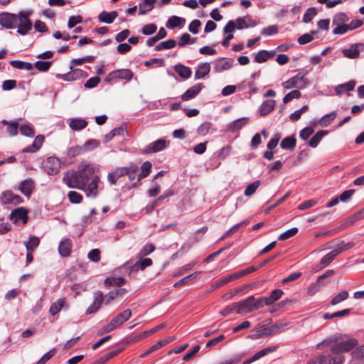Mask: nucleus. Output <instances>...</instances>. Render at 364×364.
Wrapping results in <instances>:
<instances>
[{
	"instance_id": "51",
	"label": "nucleus",
	"mask_w": 364,
	"mask_h": 364,
	"mask_svg": "<svg viewBox=\"0 0 364 364\" xmlns=\"http://www.w3.org/2000/svg\"><path fill=\"white\" fill-rule=\"evenodd\" d=\"M259 185H260L259 181H255L253 183L249 184L246 187V188L244 191L245 196H246L247 197L252 196L256 192V191L258 188V187L259 186Z\"/></svg>"
},
{
	"instance_id": "27",
	"label": "nucleus",
	"mask_w": 364,
	"mask_h": 364,
	"mask_svg": "<svg viewBox=\"0 0 364 364\" xmlns=\"http://www.w3.org/2000/svg\"><path fill=\"white\" fill-rule=\"evenodd\" d=\"M132 316V311L129 309H125L122 313L114 316L112 321L117 327L122 326L124 322L128 321Z\"/></svg>"
},
{
	"instance_id": "6",
	"label": "nucleus",
	"mask_w": 364,
	"mask_h": 364,
	"mask_svg": "<svg viewBox=\"0 0 364 364\" xmlns=\"http://www.w3.org/2000/svg\"><path fill=\"white\" fill-rule=\"evenodd\" d=\"M364 51V43H357L351 44L349 48L342 50V54L345 58L355 59L359 58L360 53Z\"/></svg>"
},
{
	"instance_id": "36",
	"label": "nucleus",
	"mask_w": 364,
	"mask_h": 364,
	"mask_svg": "<svg viewBox=\"0 0 364 364\" xmlns=\"http://www.w3.org/2000/svg\"><path fill=\"white\" fill-rule=\"evenodd\" d=\"M174 70L183 79L189 78L192 74L191 69L189 67H186L181 64L176 65L174 66Z\"/></svg>"
},
{
	"instance_id": "19",
	"label": "nucleus",
	"mask_w": 364,
	"mask_h": 364,
	"mask_svg": "<svg viewBox=\"0 0 364 364\" xmlns=\"http://www.w3.org/2000/svg\"><path fill=\"white\" fill-rule=\"evenodd\" d=\"M87 74L85 71L80 68L72 70L70 72L63 75V79L65 81H74L80 80V78L85 77Z\"/></svg>"
},
{
	"instance_id": "47",
	"label": "nucleus",
	"mask_w": 364,
	"mask_h": 364,
	"mask_svg": "<svg viewBox=\"0 0 364 364\" xmlns=\"http://www.w3.org/2000/svg\"><path fill=\"white\" fill-rule=\"evenodd\" d=\"M176 41L174 39H168L167 41H163V42L160 43L159 44H158L156 46L155 49L157 51L164 50V49L168 50V49L174 48L176 46Z\"/></svg>"
},
{
	"instance_id": "57",
	"label": "nucleus",
	"mask_w": 364,
	"mask_h": 364,
	"mask_svg": "<svg viewBox=\"0 0 364 364\" xmlns=\"http://www.w3.org/2000/svg\"><path fill=\"white\" fill-rule=\"evenodd\" d=\"M236 279H237V275H235V274L233 273L230 275L220 278L219 280L217 281V282L215 284V287H221L224 284H228L233 280H236Z\"/></svg>"
},
{
	"instance_id": "38",
	"label": "nucleus",
	"mask_w": 364,
	"mask_h": 364,
	"mask_svg": "<svg viewBox=\"0 0 364 364\" xmlns=\"http://www.w3.org/2000/svg\"><path fill=\"white\" fill-rule=\"evenodd\" d=\"M123 169L124 176H127L130 181H134L136 179V172L139 169L137 165L131 164L129 166H124Z\"/></svg>"
},
{
	"instance_id": "13",
	"label": "nucleus",
	"mask_w": 364,
	"mask_h": 364,
	"mask_svg": "<svg viewBox=\"0 0 364 364\" xmlns=\"http://www.w3.org/2000/svg\"><path fill=\"white\" fill-rule=\"evenodd\" d=\"M204 87V85L202 83H198L194 85L189 89H188L182 95L181 100L183 101H188L195 98Z\"/></svg>"
},
{
	"instance_id": "1",
	"label": "nucleus",
	"mask_w": 364,
	"mask_h": 364,
	"mask_svg": "<svg viewBox=\"0 0 364 364\" xmlns=\"http://www.w3.org/2000/svg\"><path fill=\"white\" fill-rule=\"evenodd\" d=\"M95 168L90 164H80L77 170L68 173L63 177V181L72 188H79L83 187L87 183L95 174Z\"/></svg>"
},
{
	"instance_id": "49",
	"label": "nucleus",
	"mask_w": 364,
	"mask_h": 364,
	"mask_svg": "<svg viewBox=\"0 0 364 364\" xmlns=\"http://www.w3.org/2000/svg\"><path fill=\"white\" fill-rule=\"evenodd\" d=\"M349 21V18L346 13L340 12L336 14L333 18V24H346L345 23Z\"/></svg>"
},
{
	"instance_id": "31",
	"label": "nucleus",
	"mask_w": 364,
	"mask_h": 364,
	"mask_svg": "<svg viewBox=\"0 0 364 364\" xmlns=\"http://www.w3.org/2000/svg\"><path fill=\"white\" fill-rule=\"evenodd\" d=\"M156 0H143L139 4V14L144 15L154 8Z\"/></svg>"
},
{
	"instance_id": "17",
	"label": "nucleus",
	"mask_w": 364,
	"mask_h": 364,
	"mask_svg": "<svg viewBox=\"0 0 364 364\" xmlns=\"http://www.w3.org/2000/svg\"><path fill=\"white\" fill-rule=\"evenodd\" d=\"M166 146V141L164 139H159L149 144L144 149L145 154L156 153L164 150Z\"/></svg>"
},
{
	"instance_id": "18",
	"label": "nucleus",
	"mask_w": 364,
	"mask_h": 364,
	"mask_svg": "<svg viewBox=\"0 0 364 364\" xmlns=\"http://www.w3.org/2000/svg\"><path fill=\"white\" fill-rule=\"evenodd\" d=\"M35 188L34 182L31 178H27L19 184V191L26 197L29 198Z\"/></svg>"
},
{
	"instance_id": "14",
	"label": "nucleus",
	"mask_w": 364,
	"mask_h": 364,
	"mask_svg": "<svg viewBox=\"0 0 364 364\" xmlns=\"http://www.w3.org/2000/svg\"><path fill=\"white\" fill-rule=\"evenodd\" d=\"M1 200L5 204L18 205L23 202V199L18 195L13 193L11 191H7L2 193Z\"/></svg>"
},
{
	"instance_id": "50",
	"label": "nucleus",
	"mask_w": 364,
	"mask_h": 364,
	"mask_svg": "<svg viewBox=\"0 0 364 364\" xmlns=\"http://www.w3.org/2000/svg\"><path fill=\"white\" fill-rule=\"evenodd\" d=\"M348 292L347 291H342L337 295H336L331 301V304L335 306L348 298Z\"/></svg>"
},
{
	"instance_id": "26",
	"label": "nucleus",
	"mask_w": 364,
	"mask_h": 364,
	"mask_svg": "<svg viewBox=\"0 0 364 364\" xmlns=\"http://www.w3.org/2000/svg\"><path fill=\"white\" fill-rule=\"evenodd\" d=\"M126 292H127V290L124 288H117L112 291H110L105 295V296L104 298L105 304L107 305V304H110V302L112 300H114L119 296H123Z\"/></svg>"
},
{
	"instance_id": "5",
	"label": "nucleus",
	"mask_w": 364,
	"mask_h": 364,
	"mask_svg": "<svg viewBox=\"0 0 364 364\" xmlns=\"http://www.w3.org/2000/svg\"><path fill=\"white\" fill-rule=\"evenodd\" d=\"M100 183V178L99 176H95L86 185L78 189L83 191L87 197L95 198L98 196Z\"/></svg>"
},
{
	"instance_id": "40",
	"label": "nucleus",
	"mask_w": 364,
	"mask_h": 364,
	"mask_svg": "<svg viewBox=\"0 0 364 364\" xmlns=\"http://www.w3.org/2000/svg\"><path fill=\"white\" fill-rule=\"evenodd\" d=\"M9 63L12 67L20 70H31L33 68L32 63L21 60H11Z\"/></svg>"
},
{
	"instance_id": "43",
	"label": "nucleus",
	"mask_w": 364,
	"mask_h": 364,
	"mask_svg": "<svg viewBox=\"0 0 364 364\" xmlns=\"http://www.w3.org/2000/svg\"><path fill=\"white\" fill-rule=\"evenodd\" d=\"M85 153V147L82 146H74L70 147L67 150V156L68 158H74L75 156H80Z\"/></svg>"
},
{
	"instance_id": "20",
	"label": "nucleus",
	"mask_w": 364,
	"mask_h": 364,
	"mask_svg": "<svg viewBox=\"0 0 364 364\" xmlns=\"http://www.w3.org/2000/svg\"><path fill=\"white\" fill-rule=\"evenodd\" d=\"M73 243L70 239L64 238L62 240L58 246V252L61 257H68L71 253Z\"/></svg>"
},
{
	"instance_id": "10",
	"label": "nucleus",
	"mask_w": 364,
	"mask_h": 364,
	"mask_svg": "<svg viewBox=\"0 0 364 364\" xmlns=\"http://www.w3.org/2000/svg\"><path fill=\"white\" fill-rule=\"evenodd\" d=\"M316 364H343L344 358L341 354H333V355H319L315 360Z\"/></svg>"
},
{
	"instance_id": "32",
	"label": "nucleus",
	"mask_w": 364,
	"mask_h": 364,
	"mask_svg": "<svg viewBox=\"0 0 364 364\" xmlns=\"http://www.w3.org/2000/svg\"><path fill=\"white\" fill-rule=\"evenodd\" d=\"M328 134L327 130H320L317 132L311 139L308 141L307 144L309 146L316 148L320 143L322 138Z\"/></svg>"
},
{
	"instance_id": "60",
	"label": "nucleus",
	"mask_w": 364,
	"mask_h": 364,
	"mask_svg": "<svg viewBox=\"0 0 364 364\" xmlns=\"http://www.w3.org/2000/svg\"><path fill=\"white\" fill-rule=\"evenodd\" d=\"M155 250V246L153 244H146L139 252L138 257L142 258Z\"/></svg>"
},
{
	"instance_id": "46",
	"label": "nucleus",
	"mask_w": 364,
	"mask_h": 364,
	"mask_svg": "<svg viewBox=\"0 0 364 364\" xmlns=\"http://www.w3.org/2000/svg\"><path fill=\"white\" fill-rule=\"evenodd\" d=\"M65 304V299H59L57 301L53 303L50 307L49 312L53 315H56Z\"/></svg>"
},
{
	"instance_id": "9",
	"label": "nucleus",
	"mask_w": 364,
	"mask_h": 364,
	"mask_svg": "<svg viewBox=\"0 0 364 364\" xmlns=\"http://www.w3.org/2000/svg\"><path fill=\"white\" fill-rule=\"evenodd\" d=\"M61 164L57 157L50 156L44 162V168L49 175H54L59 172Z\"/></svg>"
},
{
	"instance_id": "8",
	"label": "nucleus",
	"mask_w": 364,
	"mask_h": 364,
	"mask_svg": "<svg viewBox=\"0 0 364 364\" xmlns=\"http://www.w3.org/2000/svg\"><path fill=\"white\" fill-rule=\"evenodd\" d=\"M235 306L238 314H245L255 311L254 296H250L245 300L235 303Z\"/></svg>"
},
{
	"instance_id": "41",
	"label": "nucleus",
	"mask_w": 364,
	"mask_h": 364,
	"mask_svg": "<svg viewBox=\"0 0 364 364\" xmlns=\"http://www.w3.org/2000/svg\"><path fill=\"white\" fill-rule=\"evenodd\" d=\"M296 140L294 136H287L283 139L280 143V146L283 149H293L295 147Z\"/></svg>"
},
{
	"instance_id": "64",
	"label": "nucleus",
	"mask_w": 364,
	"mask_h": 364,
	"mask_svg": "<svg viewBox=\"0 0 364 364\" xmlns=\"http://www.w3.org/2000/svg\"><path fill=\"white\" fill-rule=\"evenodd\" d=\"M351 355L354 359H364V345L356 348Z\"/></svg>"
},
{
	"instance_id": "7",
	"label": "nucleus",
	"mask_w": 364,
	"mask_h": 364,
	"mask_svg": "<svg viewBox=\"0 0 364 364\" xmlns=\"http://www.w3.org/2000/svg\"><path fill=\"white\" fill-rule=\"evenodd\" d=\"M18 14H11L8 12L0 13V25L6 28H15V23L17 21Z\"/></svg>"
},
{
	"instance_id": "35",
	"label": "nucleus",
	"mask_w": 364,
	"mask_h": 364,
	"mask_svg": "<svg viewBox=\"0 0 364 364\" xmlns=\"http://www.w3.org/2000/svg\"><path fill=\"white\" fill-rule=\"evenodd\" d=\"M40 244V239L36 236L30 235L28 241H24L23 245L26 248V252H34L36 248Z\"/></svg>"
},
{
	"instance_id": "15",
	"label": "nucleus",
	"mask_w": 364,
	"mask_h": 364,
	"mask_svg": "<svg viewBox=\"0 0 364 364\" xmlns=\"http://www.w3.org/2000/svg\"><path fill=\"white\" fill-rule=\"evenodd\" d=\"M235 22L237 23V28L239 30L252 28L257 25V22L248 14L243 17L237 18Z\"/></svg>"
},
{
	"instance_id": "61",
	"label": "nucleus",
	"mask_w": 364,
	"mask_h": 364,
	"mask_svg": "<svg viewBox=\"0 0 364 364\" xmlns=\"http://www.w3.org/2000/svg\"><path fill=\"white\" fill-rule=\"evenodd\" d=\"M19 130L21 134L26 136L33 137L35 135L34 129L28 124L21 126Z\"/></svg>"
},
{
	"instance_id": "2",
	"label": "nucleus",
	"mask_w": 364,
	"mask_h": 364,
	"mask_svg": "<svg viewBox=\"0 0 364 364\" xmlns=\"http://www.w3.org/2000/svg\"><path fill=\"white\" fill-rule=\"evenodd\" d=\"M31 11H21L18 12L17 21L15 23V28H17V33L21 36H26L33 28V23L30 19Z\"/></svg>"
},
{
	"instance_id": "42",
	"label": "nucleus",
	"mask_w": 364,
	"mask_h": 364,
	"mask_svg": "<svg viewBox=\"0 0 364 364\" xmlns=\"http://www.w3.org/2000/svg\"><path fill=\"white\" fill-rule=\"evenodd\" d=\"M338 255V251L336 249L331 251L321 258V264L323 267L328 265Z\"/></svg>"
},
{
	"instance_id": "45",
	"label": "nucleus",
	"mask_w": 364,
	"mask_h": 364,
	"mask_svg": "<svg viewBox=\"0 0 364 364\" xmlns=\"http://www.w3.org/2000/svg\"><path fill=\"white\" fill-rule=\"evenodd\" d=\"M350 313V309H346L341 311H338L332 314L330 313H326L323 315V318L324 319H330L333 318H338V317H344L348 315H349Z\"/></svg>"
},
{
	"instance_id": "12",
	"label": "nucleus",
	"mask_w": 364,
	"mask_h": 364,
	"mask_svg": "<svg viewBox=\"0 0 364 364\" xmlns=\"http://www.w3.org/2000/svg\"><path fill=\"white\" fill-rule=\"evenodd\" d=\"M104 301L103 293L101 291L94 292V300L92 304L87 309V314H92L98 311Z\"/></svg>"
},
{
	"instance_id": "22",
	"label": "nucleus",
	"mask_w": 364,
	"mask_h": 364,
	"mask_svg": "<svg viewBox=\"0 0 364 364\" xmlns=\"http://www.w3.org/2000/svg\"><path fill=\"white\" fill-rule=\"evenodd\" d=\"M276 55V51L274 50H259L255 56V61L258 63H262L267 62L269 59L273 58Z\"/></svg>"
},
{
	"instance_id": "54",
	"label": "nucleus",
	"mask_w": 364,
	"mask_h": 364,
	"mask_svg": "<svg viewBox=\"0 0 364 364\" xmlns=\"http://www.w3.org/2000/svg\"><path fill=\"white\" fill-rule=\"evenodd\" d=\"M52 65L51 61L38 60L35 63V68L41 72L48 71Z\"/></svg>"
},
{
	"instance_id": "29",
	"label": "nucleus",
	"mask_w": 364,
	"mask_h": 364,
	"mask_svg": "<svg viewBox=\"0 0 364 364\" xmlns=\"http://www.w3.org/2000/svg\"><path fill=\"white\" fill-rule=\"evenodd\" d=\"M124 173L123 167H118L114 171L109 173L107 175V181L109 185H115L117 180L124 176Z\"/></svg>"
},
{
	"instance_id": "56",
	"label": "nucleus",
	"mask_w": 364,
	"mask_h": 364,
	"mask_svg": "<svg viewBox=\"0 0 364 364\" xmlns=\"http://www.w3.org/2000/svg\"><path fill=\"white\" fill-rule=\"evenodd\" d=\"M299 232V229L297 228H292L285 232H284L283 233H282L279 236V240H288L292 237H294V235H296Z\"/></svg>"
},
{
	"instance_id": "21",
	"label": "nucleus",
	"mask_w": 364,
	"mask_h": 364,
	"mask_svg": "<svg viewBox=\"0 0 364 364\" xmlns=\"http://www.w3.org/2000/svg\"><path fill=\"white\" fill-rule=\"evenodd\" d=\"M152 164L149 161H145L141 166V172L137 176L136 181L132 184V187H137L139 182L147 177L151 172Z\"/></svg>"
},
{
	"instance_id": "16",
	"label": "nucleus",
	"mask_w": 364,
	"mask_h": 364,
	"mask_svg": "<svg viewBox=\"0 0 364 364\" xmlns=\"http://www.w3.org/2000/svg\"><path fill=\"white\" fill-rule=\"evenodd\" d=\"M11 220L14 223L21 221L26 224L28 221L27 210L23 207L16 208L11 213Z\"/></svg>"
},
{
	"instance_id": "28",
	"label": "nucleus",
	"mask_w": 364,
	"mask_h": 364,
	"mask_svg": "<svg viewBox=\"0 0 364 364\" xmlns=\"http://www.w3.org/2000/svg\"><path fill=\"white\" fill-rule=\"evenodd\" d=\"M210 71V64L209 63H200L198 65L195 73V79L198 80L206 76Z\"/></svg>"
},
{
	"instance_id": "44",
	"label": "nucleus",
	"mask_w": 364,
	"mask_h": 364,
	"mask_svg": "<svg viewBox=\"0 0 364 364\" xmlns=\"http://www.w3.org/2000/svg\"><path fill=\"white\" fill-rule=\"evenodd\" d=\"M126 279L124 277H109L105 279V284L106 286H117L122 287L125 284Z\"/></svg>"
},
{
	"instance_id": "25",
	"label": "nucleus",
	"mask_w": 364,
	"mask_h": 364,
	"mask_svg": "<svg viewBox=\"0 0 364 364\" xmlns=\"http://www.w3.org/2000/svg\"><path fill=\"white\" fill-rule=\"evenodd\" d=\"M250 118L245 117L237 119L228 125L227 130L230 132H235L241 129L249 122Z\"/></svg>"
},
{
	"instance_id": "33",
	"label": "nucleus",
	"mask_w": 364,
	"mask_h": 364,
	"mask_svg": "<svg viewBox=\"0 0 364 364\" xmlns=\"http://www.w3.org/2000/svg\"><path fill=\"white\" fill-rule=\"evenodd\" d=\"M275 100H268L262 102L259 107V114L261 116H265L270 113L274 108Z\"/></svg>"
},
{
	"instance_id": "55",
	"label": "nucleus",
	"mask_w": 364,
	"mask_h": 364,
	"mask_svg": "<svg viewBox=\"0 0 364 364\" xmlns=\"http://www.w3.org/2000/svg\"><path fill=\"white\" fill-rule=\"evenodd\" d=\"M68 197L70 203L78 204L82 200V196L80 193L71 191L68 193Z\"/></svg>"
},
{
	"instance_id": "11",
	"label": "nucleus",
	"mask_w": 364,
	"mask_h": 364,
	"mask_svg": "<svg viewBox=\"0 0 364 364\" xmlns=\"http://www.w3.org/2000/svg\"><path fill=\"white\" fill-rule=\"evenodd\" d=\"M234 63L232 58H220L213 62L214 70L216 73H221L223 71L230 69Z\"/></svg>"
},
{
	"instance_id": "23",
	"label": "nucleus",
	"mask_w": 364,
	"mask_h": 364,
	"mask_svg": "<svg viewBox=\"0 0 364 364\" xmlns=\"http://www.w3.org/2000/svg\"><path fill=\"white\" fill-rule=\"evenodd\" d=\"M67 122L69 127L73 131H80L87 125V122L80 118H70Z\"/></svg>"
},
{
	"instance_id": "58",
	"label": "nucleus",
	"mask_w": 364,
	"mask_h": 364,
	"mask_svg": "<svg viewBox=\"0 0 364 364\" xmlns=\"http://www.w3.org/2000/svg\"><path fill=\"white\" fill-rule=\"evenodd\" d=\"M301 96V93L297 90H294L287 94L283 98V102L287 104L291 101L293 99H299Z\"/></svg>"
},
{
	"instance_id": "3",
	"label": "nucleus",
	"mask_w": 364,
	"mask_h": 364,
	"mask_svg": "<svg viewBox=\"0 0 364 364\" xmlns=\"http://www.w3.org/2000/svg\"><path fill=\"white\" fill-rule=\"evenodd\" d=\"M357 345L358 341L355 338L345 335L339 337V341L332 346L331 351L333 354H341L351 350Z\"/></svg>"
},
{
	"instance_id": "52",
	"label": "nucleus",
	"mask_w": 364,
	"mask_h": 364,
	"mask_svg": "<svg viewBox=\"0 0 364 364\" xmlns=\"http://www.w3.org/2000/svg\"><path fill=\"white\" fill-rule=\"evenodd\" d=\"M317 11L314 7L307 9L303 16V21L304 23H309L316 16Z\"/></svg>"
},
{
	"instance_id": "48",
	"label": "nucleus",
	"mask_w": 364,
	"mask_h": 364,
	"mask_svg": "<svg viewBox=\"0 0 364 364\" xmlns=\"http://www.w3.org/2000/svg\"><path fill=\"white\" fill-rule=\"evenodd\" d=\"M336 115V112L333 111L321 117V119H320L321 126L323 127H328L335 119Z\"/></svg>"
},
{
	"instance_id": "37",
	"label": "nucleus",
	"mask_w": 364,
	"mask_h": 364,
	"mask_svg": "<svg viewBox=\"0 0 364 364\" xmlns=\"http://www.w3.org/2000/svg\"><path fill=\"white\" fill-rule=\"evenodd\" d=\"M116 80H130L133 77V72L129 69H119L114 70Z\"/></svg>"
},
{
	"instance_id": "34",
	"label": "nucleus",
	"mask_w": 364,
	"mask_h": 364,
	"mask_svg": "<svg viewBox=\"0 0 364 364\" xmlns=\"http://www.w3.org/2000/svg\"><path fill=\"white\" fill-rule=\"evenodd\" d=\"M355 82L350 80L346 83L340 84L335 87V92L338 95H341L344 92H350L354 90Z\"/></svg>"
},
{
	"instance_id": "39",
	"label": "nucleus",
	"mask_w": 364,
	"mask_h": 364,
	"mask_svg": "<svg viewBox=\"0 0 364 364\" xmlns=\"http://www.w3.org/2000/svg\"><path fill=\"white\" fill-rule=\"evenodd\" d=\"M184 22V18L176 16H172L168 18L166 26L168 28H174L176 27L181 26Z\"/></svg>"
},
{
	"instance_id": "63",
	"label": "nucleus",
	"mask_w": 364,
	"mask_h": 364,
	"mask_svg": "<svg viewBox=\"0 0 364 364\" xmlns=\"http://www.w3.org/2000/svg\"><path fill=\"white\" fill-rule=\"evenodd\" d=\"M157 30V26L154 23H149L141 28V33L145 36H149L154 33Z\"/></svg>"
},
{
	"instance_id": "59",
	"label": "nucleus",
	"mask_w": 364,
	"mask_h": 364,
	"mask_svg": "<svg viewBox=\"0 0 364 364\" xmlns=\"http://www.w3.org/2000/svg\"><path fill=\"white\" fill-rule=\"evenodd\" d=\"M338 341H339V336L334 335L329 338H327L326 339L323 340L322 342L319 343L318 344L317 347L318 349H322L323 346H325V345L329 346L333 343L336 344Z\"/></svg>"
},
{
	"instance_id": "24",
	"label": "nucleus",
	"mask_w": 364,
	"mask_h": 364,
	"mask_svg": "<svg viewBox=\"0 0 364 364\" xmlns=\"http://www.w3.org/2000/svg\"><path fill=\"white\" fill-rule=\"evenodd\" d=\"M45 140V137L43 135L39 134L36 136L33 142L31 145L24 148L23 149V152L25 153H35L40 149L43 143Z\"/></svg>"
},
{
	"instance_id": "53",
	"label": "nucleus",
	"mask_w": 364,
	"mask_h": 364,
	"mask_svg": "<svg viewBox=\"0 0 364 364\" xmlns=\"http://www.w3.org/2000/svg\"><path fill=\"white\" fill-rule=\"evenodd\" d=\"M277 349V346H272L267 348H264L258 352H257L255 355L257 358V360L260 359L261 358L268 355L269 353H273L276 351Z\"/></svg>"
},
{
	"instance_id": "62",
	"label": "nucleus",
	"mask_w": 364,
	"mask_h": 364,
	"mask_svg": "<svg viewBox=\"0 0 364 364\" xmlns=\"http://www.w3.org/2000/svg\"><path fill=\"white\" fill-rule=\"evenodd\" d=\"M100 145V141L97 139H90L84 143L82 146L85 147V152L90 151L97 148Z\"/></svg>"
},
{
	"instance_id": "30",
	"label": "nucleus",
	"mask_w": 364,
	"mask_h": 364,
	"mask_svg": "<svg viewBox=\"0 0 364 364\" xmlns=\"http://www.w3.org/2000/svg\"><path fill=\"white\" fill-rule=\"evenodd\" d=\"M117 16L118 14L115 11L111 12L103 11L99 14L98 19L102 23H112Z\"/></svg>"
},
{
	"instance_id": "4",
	"label": "nucleus",
	"mask_w": 364,
	"mask_h": 364,
	"mask_svg": "<svg viewBox=\"0 0 364 364\" xmlns=\"http://www.w3.org/2000/svg\"><path fill=\"white\" fill-rule=\"evenodd\" d=\"M306 73H298L288 80L282 83V87L286 90L296 88L299 90L304 89L309 85V80L305 77Z\"/></svg>"
}]
</instances>
